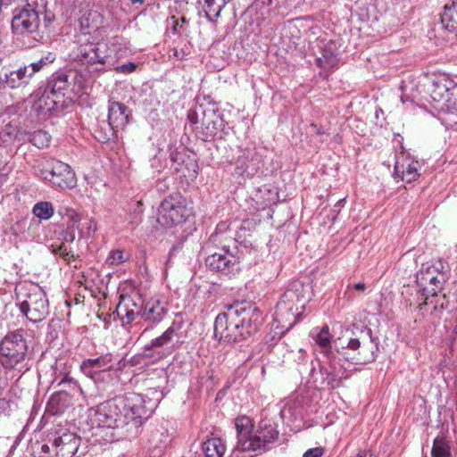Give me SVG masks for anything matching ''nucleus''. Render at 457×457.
I'll return each mask as SVG.
<instances>
[{"mask_svg":"<svg viewBox=\"0 0 457 457\" xmlns=\"http://www.w3.org/2000/svg\"><path fill=\"white\" fill-rule=\"evenodd\" d=\"M102 20V17L97 12H90L87 16H84L80 20L81 26L87 27L89 29H96L98 28L97 21Z\"/></svg>","mask_w":457,"mask_h":457,"instance_id":"obj_36","label":"nucleus"},{"mask_svg":"<svg viewBox=\"0 0 457 457\" xmlns=\"http://www.w3.org/2000/svg\"><path fill=\"white\" fill-rule=\"evenodd\" d=\"M431 103L439 112L457 111V85L446 77L435 80L430 89Z\"/></svg>","mask_w":457,"mask_h":457,"instance_id":"obj_7","label":"nucleus"},{"mask_svg":"<svg viewBox=\"0 0 457 457\" xmlns=\"http://www.w3.org/2000/svg\"><path fill=\"white\" fill-rule=\"evenodd\" d=\"M432 457H451V446L444 437H436L434 440L431 451Z\"/></svg>","mask_w":457,"mask_h":457,"instance_id":"obj_30","label":"nucleus"},{"mask_svg":"<svg viewBox=\"0 0 457 457\" xmlns=\"http://www.w3.org/2000/svg\"><path fill=\"white\" fill-rule=\"evenodd\" d=\"M28 351V341L21 331L8 332L0 341V363L4 369H15L25 361Z\"/></svg>","mask_w":457,"mask_h":457,"instance_id":"obj_4","label":"nucleus"},{"mask_svg":"<svg viewBox=\"0 0 457 457\" xmlns=\"http://www.w3.org/2000/svg\"><path fill=\"white\" fill-rule=\"evenodd\" d=\"M443 26L451 32L457 31V2L445 6L442 15Z\"/></svg>","mask_w":457,"mask_h":457,"instance_id":"obj_26","label":"nucleus"},{"mask_svg":"<svg viewBox=\"0 0 457 457\" xmlns=\"http://www.w3.org/2000/svg\"><path fill=\"white\" fill-rule=\"evenodd\" d=\"M41 176L44 179L50 181L54 187L62 189L73 188L77 183L75 173L71 167L60 161L47 163L41 170Z\"/></svg>","mask_w":457,"mask_h":457,"instance_id":"obj_11","label":"nucleus"},{"mask_svg":"<svg viewBox=\"0 0 457 457\" xmlns=\"http://www.w3.org/2000/svg\"><path fill=\"white\" fill-rule=\"evenodd\" d=\"M444 276L439 272L436 266L432 264H423L417 274V282L428 294L436 295L441 287V280Z\"/></svg>","mask_w":457,"mask_h":457,"instance_id":"obj_14","label":"nucleus"},{"mask_svg":"<svg viewBox=\"0 0 457 457\" xmlns=\"http://www.w3.org/2000/svg\"><path fill=\"white\" fill-rule=\"evenodd\" d=\"M131 2H132L133 4H135V3H142V2H143V0H131Z\"/></svg>","mask_w":457,"mask_h":457,"instance_id":"obj_46","label":"nucleus"},{"mask_svg":"<svg viewBox=\"0 0 457 457\" xmlns=\"http://www.w3.org/2000/svg\"><path fill=\"white\" fill-rule=\"evenodd\" d=\"M135 69H136L135 63L128 62V63L117 66L115 68V71L117 72H120V73H130V72L134 71Z\"/></svg>","mask_w":457,"mask_h":457,"instance_id":"obj_41","label":"nucleus"},{"mask_svg":"<svg viewBox=\"0 0 457 457\" xmlns=\"http://www.w3.org/2000/svg\"><path fill=\"white\" fill-rule=\"evenodd\" d=\"M50 135L43 130L36 131L32 134L30 141L37 148L46 147L50 143Z\"/></svg>","mask_w":457,"mask_h":457,"instance_id":"obj_34","label":"nucleus"},{"mask_svg":"<svg viewBox=\"0 0 457 457\" xmlns=\"http://www.w3.org/2000/svg\"><path fill=\"white\" fill-rule=\"evenodd\" d=\"M81 228H84L83 233H79L81 236L88 235L96 229V221L94 218L84 219Z\"/></svg>","mask_w":457,"mask_h":457,"instance_id":"obj_39","label":"nucleus"},{"mask_svg":"<svg viewBox=\"0 0 457 457\" xmlns=\"http://www.w3.org/2000/svg\"><path fill=\"white\" fill-rule=\"evenodd\" d=\"M29 67H21L16 71L4 72L0 75V81L4 87L10 88H19L26 86L31 79V73H29Z\"/></svg>","mask_w":457,"mask_h":457,"instance_id":"obj_19","label":"nucleus"},{"mask_svg":"<svg viewBox=\"0 0 457 457\" xmlns=\"http://www.w3.org/2000/svg\"><path fill=\"white\" fill-rule=\"evenodd\" d=\"M80 369L86 376L94 378L98 372L111 369V359L107 356L87 359L82 362Z\"/></svg>","mask_w":457,"mask_h":457,"instance_id":"obj_22","label":"nucleus"},{"mask_svg":"<svg viewBox=\"0 0 457 457\" xmlns=\"http://www.w3.org/2000/svg\"><path fill=\"white\" fill-rule=\"evenodd\" d=\"M129 253L123 250H112L106 258L105 262L111 266H118L129 260Z\"/></svg>","mask_w":457,"mask_h":457,"instance_id":"obj_33","label":"nucleus"},{"mask_svg":"<svg viewBox=\"0 0 457 457\" xmlns=\"http://www.w3.org/2000/svg\"><path fill=\"white\" fill-rule=\"evenodd\" d=\"M59 103L60 99L46 90L35 101L33 109L39 114H46L54 110Z\"/></svg>","mask_w":457,"mask_h":457,"instance_id":"obj_23","label":"nucleus"},{"mask_svg":"<svg viewBox=\"0 0 457 457\" xmlns=\"http://www.w3.org/2000/svg\"><path fill=\"white\" fill-rule=\"evenodd\" d=\"M44 5V0H39ZM38 0H28V7L16 10L12 20V29L15 34L25 35L36 32L40 24L39 12L36 10Z\"/></svg>","mask_w":457,"mask_h":457,"instance_id":"obj_10","label":"nucleus"},{"mask_svg":"<svg viewBox=\"0 0 457 457\" xmlns=\"http://www.w3.org/2000/svg\"><path fill=\"white\" fill-rule=\"evenodd\" d=\"M242 309L237 312V318L234 321V328L238 331L237 336L246 337L258 330L262 318L260 311L249 303H237L231 306V310Z\"/></svg>","mask_w":457,"mask_h":457,"instance_id":"obj_9","label":"nucleus"},{"mask_svg":"<svg viewBox=\"0 0 457 457\" xmlns=\"http://www.w3.org/2000/svg\"><path fill=\"white\" fill-rule=\"evenodd\" d=\"M361 343L358 339L353 338L348 343V347L353 350H356L360 347Z\"/></svg>","mask_w":457,"mask_h":457,"instance_id":"obj_43","label":"nucleus"},{"mask_svg":"<svg viewBox=\"0 0 457 457\" xmlns=\"http://www.w3.org/2000/svg\"><path fill=\"white\" fill-rule=\"evenodd\" d=\"M325 453V449L321 446L311 448L307 450L303 457H322Z\"/></svg>","mask_w":457,"mask_h":457,"instance_id":"obj_40","label":"nucleus"},{"mask_svg":"<svg viewBox=\"0 0 457 457\" xmlns=\"http://www.w3.org/2000/svg\"><path fill=\"white\" fill-rule=\"evenodd\" d=\"M129 121L128 108L119 102H110L108 106L109 131L99 140L107 141L114 136L116 130L123 129Z\"/></svg>","mask_w":457,"mask_h":457,"instance_id":"obj_12","label":"nucleus"},{"mask_svg":"<svg viewBox=\"0 0 457 457\" xmlns=\"http://www.w3.org/2000/svg\"><path fill=\"white\" fill-rule=\"evenodd\" d=\"M236 262V256L224 249L209 255L206 259V265L214 270H224L230 265H234Z\"/></svg>","mask_w":457,"mask_h":457,"instance_id":"obj_21","label":"nucleus"},{"mask_svg":"<svg viewBox=\"0 0 457 457\" xmlns=\"http://www.w3.org/2000/svg\"><path fill=\"white\" fill-rule=\"evenodd\" d=\"M235 425L237 432L236 450L248 453L250 456L264 450L269 443L278 437V431L270 423L254 428L247 417H240L236 420Z\"/></svg>","mask_w":457,"mask_h":457,"instance_id":"obj_1","label":"nucleus"},{"mask_svg":"<svg viewBox=\"0 0 457 457\" xmlns=\"http://www.w3.org/2000/svg\"><path fill=\"white\" fill-rule=\"evenodd\" d=\"M202 452L204 457H223L226 445L219 437H211L203 442Z\"/></svg>","mask_w":457,"mask_h":457,"instance_id":"obj_24","label":"nucleus"},{"mask_svg":"<svg viewBox=\"0 0 457 457\" xmlns=\"http://www.w3.org/2000/svg\"><path fill=\"white\" fill-rule=\"evenodd\" d=\"M166 313V303L160 296L149 299L142 312V318L152 322H160Z\"/></svg>","mask_w":457,"mask_h":457,"instance_id":"obj_20","label":"nucleus"},{"mask_svg":"<svg viewBox=\"0 0 457 457\" xmlns=\"http://www.w3.org/2000/svg\"><path fill=\"white\" fill-rule=\"evenodd\" d=\"M71 85V82L69 80L67 75H60L53 81L49 91L53 93L56 98L60 99L61 96H65V91Z\"/></svg>","mask_w":457,"mask_h":457,"instance_id":"obj_29","label":"nucleus"},{"mask_svg":"<svg viewBox=\"0 0 457 457\" xmlns=\"http://www.w3.org/2000/svg\"><path fill=\"white\" fill-rule=\"evenodd\" d=\"M190 213L187 201L181 195H170L162 201L157 221L162 227L172 228L185 222Z\"/></svg>","mask_w":457,"mask_h":457,"instance_id":"obj_5","label":"nucleus"},{"mask_svg":"<svg viewBox=\"0 0 457 457\" xmlns=\"http://www.w3.org/2000/svg\"><path fill=\"white\" fill-rule=\"evenodd\" d=\"M91 275H93V272H87V275H83L84 280H79V283L84 285L86 288H91L94 286V279L89 278Z\"/></svg>","mask_w":457,"mask_h":457,"instance_id":"obj_42","label":"nucleus"},{"mask_svg":"<svg viewBox=\"0 0 457 457\" xmlns=\"http://www.w3.org/2000/svg\"><path fill=\"white\" fill-rule=\"evenodd\" d=\"M237 312H242V309L231 310V306L228 310L219 314L214 321V333L217 337H237V330L234 328V321L238 317Z\"/></svg>","mask_w":457,"mask_h":457,"instance_id":"obj_16","label":"nucleus"},{"mask_svg":"<svg viewBox=\"0 0 457 457\" xmlns=\"http://www.w3.org/2000/svg\"><path fill=\"white\" fill-rule=\"evenodd\" d=\"M120 404L117 399L101 403L87 411V422L96 428H116L121 430Z\"/></svg>","mask_w":457,"mask_h":457,"instance_id":"obj_8","label":"nucleus"},{"mask_svg":"<svg viewBox=\"0 0 457 457\" xmlns=\"http://www.w3.org/2000/svg\"><path fill=\"white\" fill-rule=\"evenodd\" d=\"M309 287L294 282L277 304L275 320L286 329L291 328L299 320L307 302Z\"/></svg>","mask_w":457,"mask_h":457,"instance_id":"obj_2","label":"nucleus"},{"mask_svg":"<svg viewBox=\"0 0 457 457\" xmlns=\"http://www.w3.org/2000/svg\"><path fill=\"white\" fill-rule=\"evenodd\" d=\"M420 163L409 154L401 152L396 156L395 174L402 180L408 183L414 181L419 177Z\"/></svg>","mask_w":457,"mask_h":457,"instance_id":"obj_15","label":"nucleus"},{"mask_svg":"<svg viewBox=\"0 0 457 457\" xmlns=\"http://www.w3.org/2000/svg\"><path fill=\"white\" fill-rule=\"evenodd\" d=\"M54 61V57L52 54H48L46 57L41 58L39 61L30 63L28 67L29 73H31V77L38 72L45 65L52 63Z\"/></svg>","mask_w":457,"mask_h":457,"instance_id":"obj_38","label":"nucleus"},{"mask_svg":"<svg viewBox=\"0 0 457 457\" xmlns=\"http://www.w3.org/2000/svg\"><path fill=\"white\" fill-rule=\"evenodd\" d=\"M117 401L120 404L121 435L126 437L137 436L144 422L150 418L152 409L146 406L145 398L137 394H130Z\"/></svg>","mask_w":457,"mask_h":457,"instance_id":"obj_3","label":"nucleus"},{"mask_svg":"<svg viewBox=\"0 0 457 457\" xmlns=\"http://www.w3.org/2000/svg\"><path fill=\"white\" fill-rule=\"evenodd\" d=\"M175 336L176 329L174 328V327H170L162 336L153 340L151 345L153 347H160L165 345L169 344Z\"/></svg>","mask_w":457,"mask_h":457,"instance_id":"obj_35","label":"nucleus"},{"mask_svg":"<svg viewBox=\"0 0 457 457\" xmlns=\"http://www.w3.org/2000/svg\"><path fill=\"white\" fill-rule=\"evenodd\" d=\"M316 62L319 66L324 69L335 67L337 64L336 45L329 42L323 49L322 56L318 57Z\"/></svg>","mask_w":457,"mask_h":457,"instance_id":"obj_25","label":"nucleus"},{"mask_svg":"<svg viewBox=\"0 0 457 457\" xmlns=\"http://www.w3.org/2000/svg\"><path fill=\"white\" fill-rule=\"evenodd\" d=\"M64 217L68 219V228L71 230L72 235L71 240L72 241L75 237V229H77L79 233L84 232V228H81L83 215L79 213L74 209H67Z\"/></svg>","mask_w":457,"mask_h":457,"instance_id":"obj_28","label":"nucleus"},{"mask_svg":"<svg viewBox=\"0 0 457 457\" xmlns=\"http://www.w3.org/2000/svg\"><path fill=\"white\" fill-rule=\"evenodd\" d=\"M230 0H204L205 4V13L209 19L218 18L222 9Z\"/></svg>","mask_w":457,"mask_h":457,"instance_id":"obj_31","label":"nucleus"},{"mask_svg":"<svg viewBox=\"0 0 457 457\" xmlns=\"http://www.w3.org/2000/svg\"><path fill=\"white\" fill-rule=\"evenodd\" d=\"M353 287L357 291H363L365 289V287H366L365 284L361 283V282L355 283Z\"/></svg>","mask_w":457,"mask_h":457,"instance_id":"obj_44","label":"nucleus"},{"mask_svg":"<svg viewBox=\"0 0 457 457\" xmlns=\"http://www.w3.org/2000/svg\"><path fill=\"white\" fill-rule=\"evenodd\" d=\"M33 213L41 220H48L54 214V208L49 202H39L33 207Z\"/></svg>","mask_w":457,"mask_h":457,"instance_id":"obj_32","label":"nucleus"},{"mask_svg":"<svg viewBox=\"0 0 457 457\" xmlns=\"http://www.w3.org/2000/svg\"><path fill=\"white\" fill-rule=\"evenodd\" d=\"M315 343L320 348L321 353L328 357L331 354V336L328 326H324L315 337Z\"/></svg>","mask_w":457,"mask_h":457,"instance_id":"obj_27","label":"nucleus"},{"mask_svg":"<svg viewBox=\"0 0 457 457\" xmlns=\"http://www.w3.org/2000/svg\"><path fill=\"white\" fill-rule=\"evenodd\" d=\"M358 457H374V456L369 452H361L358 453Z\"/></svg>","mask_w":457,"mask_h":457,"instance_id":"obj_45","label":"nucleus"},{"mask_svg":"<svg viewBox=\"0 0 457 457\" xmlns=\"http://www.w3.org/2000/svg\"><path fill=\"white\" fill-rule=\"evenodd\" d=\"M111 54L105 42L87 43L79 47L77 58L87 63H104Z\"/></svg>","mask_w":457,"mask_h":457,"instance_id":"obj_13","label":"nucleus"},{"mask_svg":"<svg viewBox=\"0 0 457 457\" xmlns=\"http://www.w3.org/2000/svg\"><path fill=\"white\" fill-rule=\"evenodd\" d=\"M80 438L74 433L64 432L54 440L57 457H72L79 450Z\"/></svg>","mask_w":457,"mask_h":457,"instance_id":"obj_17","label":"nucleus"},{"mask_svg":"<svg viewBox=\"0 0 457 457\" xmlns=\"http://www.w3.org/2000/svg\"><path fill=\"white\" fill-rule=\"evenodd\" d=\"M140 306L131 295H121L116 308L117 315L124 323H130L138 315Z\"/></svg>","mask_w":457,"mask_h":457,"instance_id":"obj_18","label":"nucleus"},{"mask_svg":"<svg viewBox=\"0 0 457 457\" xmlns=\"http://www.w3.org/2000/svg\"><path fill=\"white\" fill-rule=\"evenodd\" d=\"M67 77H69V80H71L73 83L71 87L73 93H79L85 87V78L76 71H69Z\"/></svg>","mask_w":457,"mask_h":457,"instance_id":"obj_37","label":"nucleus"},{"mask_svg":"<svg viewBox=\"0 0 457 457\" xmlns=\"http://www.w3.org/2000/svg\"><path fill=\"white\" fill-rule=\"evenodd\" d=\"M24 299L19 303L20 310L31 322H39L49 313V303L44 290L37 285L26 289Z\"/></svg>","mask_w":457,"mask_h":457,"instance_id":"obj_6","label":"nucleus"}]
</instances>
